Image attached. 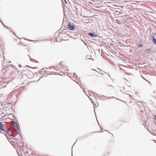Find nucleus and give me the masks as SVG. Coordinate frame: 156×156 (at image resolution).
I'll return each mask as SVG.
<instances>
[{
  "label": "nucleus",
  "mask_w": 156,
  "mask_h": 156,
  "mask_svg": "<svg viewBox=\"0 0 156 156\" xmlns=\"http://www.w3.org/2000/svg\"><path fill=\"white\" fill-rule=\"evenodd\" d=\"M26 75L28 77L30 78L33 76V73L27 69L26 71Z\"/></svg>",
  "instance_id": "obj_1"
},
{
  "label": "nucleus",
  "mask_w": 156,
  "mask_h": 156,
  "mask_svg": "<svg viewBox=\"0 0 156 156\" xmlns=\"http://www.w3.org/2000/svg\"><path fill=\"white\" fill-rule=\"evenodd\" d=\"M0 128L5 132H6L7 131L8 128L6 129L4 125L1 122H0Z\"/></svg>",
  "instance_id": "obj_2"
},
{
  "label": "nucleus",
  "mask_w": 156,
  "mask_h": 156,
  "mask_svg": "<svg viewBox=\"0 0 156 156\" xmlns=\"http://www.w3.org/2000/svg\"><path fill=\"white\" fill-rule=\"evenodd\" d=\"M68 26L69 27V29L70 30H73L75 28L74 25L69 24Z\"/></svg>",
  "instance_id": "obj_3"
},
{
  "label": "nucleus",
  "mask_w": 156,
  "mask_h": 156,
  "mask_svg": "<svg viewBox=\"0 0 156 156\" xmlns=\"http://www.w3.org/2000/svg\"><path fill=\"white\" fill-rule=\"evenodd\" d=\"M153 43L155 44H156V34H154L153 35Z\"/></svg>",
  "instance_id": "obj_4"
},
{
  "label": "nucleus",
  "mask_w": 156,
  "mask_h": 156,
  "mask_svg": "<svg viewBox=\"0 0 156 156\" xmlns=\"http://www.w3.org/2000/svg\"><path fill=\"white\" fill-rule=\"evenodd\" d=\"M13 129L15 131H17L18 129V128L16 123H14L13 125Z\"/></svg>",
  "instance_id": "obj_5"
},
{
  "label": "nucleus",
  "mask_w": 156,
  "mask_h": 156,
  "mask_svg": "<svg viewBox=\"0 0 156 156\" xmlns=\"http://www.w3.org/2000/svg\"><path fill=\"white\" fill-rule=\"evenodd\" d=\"M62 69L61 71L65 72L66 71H68V68L66 66H64L61 68Z\"/></svg>",
  "instance_id": "obj_6"
},
{
  "label": "nucleus",
  "mask_w": 156,
  "mask_h": 156,
  "mask_svg": "<svg viewBox=\"0 0 156 156\" xmlns=\"http://www.w3.org/2000/svg\"><path fill=\"white\" fill-rule=\"evenodd\" d=\"M6 132H7L8 134L9 135H12V132L11 131H10L8 129L7 131Z\"/></svg>",
  "instance_id": "obj_7"
},
{
  "label": "nucleus",
  "mask_w": 156,
  "mask_h": 156,
  "mask_svg": "<svg viewBox=\"0 0 156 156\" xmlns=\"http://www.w3.org/2000/svg\"><path fill=\"white\" fill-rule=\"evenodd\" d=\"M151 51V49H147L145 50L146 53H149Z\"/></svg>",
  "instance_id": "obj_8"
},
{
  "label": "nucleus",
  "mask_w": 156,
  "mask_h": 156,
  "mask_svg": "<svg viewBox=\"0 0 156 156\" xmlns=\"http://www.w3.org/2000/svg\"><path fill=\"white\" fill-rule=\"evenodd\" d=\"M17 43H18V44L19 45H23V44L22 42H19L18 43V42H17Z\"/></svg>",
  "instance_id": "obj_9"
},
{
  "label": "nucleus",
  "mask_w": 156,
  "mask_h": 156,
  "mask_svg": "<svg viewBox=\"0 0 156 156\" xmlns=\"http://www.w3.org/2000/svg\"><path fill=\"white\" fill-rule=\"evenodd\" d=\"M89 35H90L91 37H93L94 36V34L91 33H89Z\"/></svg>",
  "instance_id": "obj_10"
},
{
  "label": "nucleus",
  "mask_w": 156,
  "mask_h": 156,
  "mask_svg": "<svg viewBox=\"0 0 156 156\" xmlns=\"http://www.w3.org/2000/svg\"><path fill=\"white\" fill-rule=\"evenodd\" d=\"M138 47H143V45L142 44H140L138 45Z\"/></svg>",
  "instance_id": "obj_11"
},
{
  "label": "nucleus",
  "mask_w": 156,
  "mask_h": 156,
  "mask_svg": "<svg viewBox=\"0 0 156 156\" xmlns=\"http://www.w3.org/2000/svg\"><path fill=\"white\" fill-rule=\"evenodd\" d=\"M15 42H17L16 40H14V41H13V43H14Z\"/></svg>",
  "instance_id": "obj_12"
},
{
  "label": "nucleus",
  "mask_w": 156,
  "mask_h": 156,
  "mask_svg": "<svg viewBox=\"0 0 156 156\" xmlns=\"http://www.w3.org/2000/svg\"><path fill=\"white\" fill-rule=\"evenodd\" d=\"M154 117L155 119V120L156 121V115H154Z\"/></svg>",
  "instance_id": "obj_13"
},
{
  "label": "nucleus",
  "mask_w": 156,
  "mask_h": 156,
  "mask_svg": "<svg viewBox=\"0 0 156 156\" xmlns=\"http://www.w3.org/2000/svg\"><path fill=\"white\" fill-rule=\"evenodd\" d=\"M60 64H61V62H60Z\"/></svg>",
  "instance_id": "obj_14"
}]
</instances>
